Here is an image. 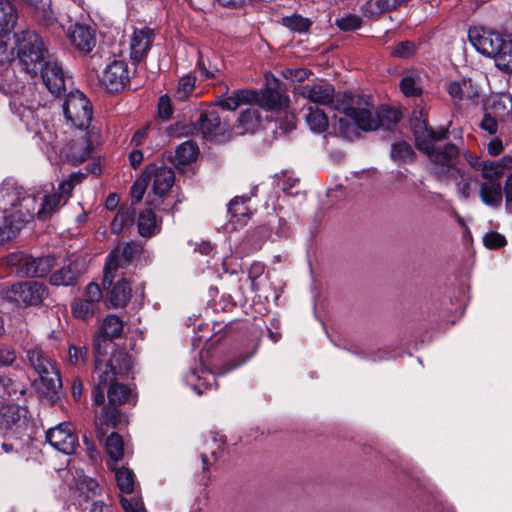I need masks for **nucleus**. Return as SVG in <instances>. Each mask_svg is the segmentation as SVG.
<instances>
[{
	"label": "nucleus",
	"instance_id": "30",
	"mask_svg": "<svg viewBox=\"0 0 512 512\" xmlns=\"http://www.w3.org/2000/svg\"><path fill=\"white\" fill-rule=\"evenodd\" d=\"M130 298V283L122 278L113 285L109 295V302L114 308L124 307L129 302Z\"/></svg>",
	"mask_w": 512,
	"mask_h": 512
},
{
	"label": "nucleus",
	"instance_id": "22",
	"mask_svg": "<svg viewBox=\"0 0 512 512\" xmlns=\"http://www.w3.org/2000/svg\"><path fill=\"white\" fill-rule=\"evenodd\" d=\"M198 126L203 137L208 140H215L225 132V125L222 124L219 113L214 109L200 114Z\"/></svg>",
	"mask_w": 512,
	"mask_h": 512
},
{
	"label": "nucleus",
	"instance_id": "33",
	"mask_svg": "<svg viewBox=\"0 0 512 512\" xmlns=\"http://www.w3.org/2000/svg\"><path fill=\"white\" fill-rule=\"evenodd\" d=\"M261 126V118L255 109H246L241 112L237 129L240 134L255 133Z\"/></svg>",
	"mask_w": 512,
	"mask_h": 512
},
{
	"label": "nucleus",
	"instance_id": "27",
	"mask_svg": "<svg viewBox=\"0 0 512 512\" xmlns=\"http://www.w3.org/2000/svg\"><path fill=\"white\" fill-rule=\"evenodd\" d=\"M137 226L139 234L144 238H150L161 230V225L152 209H145L139 214Z\"/></svg>",
	"mask_w": 512,
	"mask_h": 512
},
{
	"label": "nucleus",
	"instance_id": "19",
	"mask_svg": "<svg viewBox=\"0 0 512 512\" xmlns=\"http://www.w3.org/2000/svg\"><path fill=\"white\" fill-rule=\"evenodd\" d=\"M155 38L154 29L144 26L135 28L130 38V57L139 63L146 58Z\"/></svg>",
	"mask_w": 512,
	"mask_h": 512
},
{
	"label": "nucleus",
	"instance_id": "61",
	"mask_svg": "<svg viewBox=\"0 0 512 512\" xmlns=\"http://www.w3.org/2000/svg\"><path fill=\"white\" fill-rule=\"evenodd\" d=\"M34 137L38 138L39 143L46 147L53 146L56 140V135L51 131L48 125H44L43 129H38Z\"/></svg>",
	"mask_w": 512,
	"mask_h": 512
},
{
	"label": "nucleus",
	"instance_id": "55",
	"mask_svg": "<svg viewBox=\"0 0 512 512\" xmlns=\"http://www.w3.org/2000/svg\"><path fill=\"white\" fill-rule=\"evenodd\" d=\"M197 68L204 79L219 78L222 75V71L218 67L211 65L210 62L206 65L202 56L197 62Z\"/></svg>",
	"mask_w": 512,
	"mask_h": 512
},
{
	"label": "nucleus",
	"instance_id": "34",
	"mask_svg": "<svg viewBox=\"0 0 512 512\" xmlns=\"http://www.w3.org/2000/svg\"><path fill=\"white\" fill-rule=\"evenodd\" d=\"M493 58L497 68L512 73V39L504 38Z\"/></svg>",
	"mask_w": 512,
	"mask_h": 512
},
{
	"label": "nucleus",
	"instance_id": "13",
	"mask_svg": "<svg viewBox=\"0 0 512 512\" xmlns=\"http://www.w3.org/2000/svg\"><path fill=\"white\" fill-rule=\"evenodd\" d=\"M139 251L140 248L138 245L133 242H128L119 245L110 252L104 267V287L112 285L118 268H124L128 266Z\"/></svg>",
	"mask_w": 512,
	"mask_h": 512
},
{
	"label": "nucleus",
	"instance_id": "28",
	"mask_svg": "<svg viewBox=\"0 0 512 512\" xmlns=\"http://www.w3.org/2000/svg\"><path fill=\"white\" fill-rule=\"evenodd\" d=\"M107 397L109 401V405L111 406H121L123 404L129 403L135 405L136 400L132 395L131 389L122 384V383H114L107 390Z\"/></svg>",
	"mask_w": 512,
	"mask_h": 512
},
{
	"label": "nucleus",
	"instance_id": "37",
	"mask_svg": "<svg viewBox=\"0 0 512 512\" xmlns=\"http://www.w3.org/2000/svg\"><path fill=\"white\" fill-rule=\"evenodd\" d=\"M307 110L305 118L310 129L318 133L324 132L328 127V117L324 111L312 106H309Z\"/></svg>",
	"mask_w": 512,
	"mask_h": 512
},
{
	"label": "nucleus",
	"instance_id": "8",
	"mask_svg": "<svg viewBox=\"0 0 512 512\" xmlns=\"http://www.w3.org/2000/svg\"><path fill=\"white\" fill-rule=\"evenodd\" d=\"M3 201L8 207L4 210L9 217L19 222H29L36 216L38 210L37 199L24 190L13 189L3 195Z\"/></svg>",
	"mask_w": 512,
	"mask_h": 512
},
{
	"label": "nucleus",
	"instance_id": "32",
	"mask_svg": "<svg viewBox=\"0 0 512 512\" xmlns=\"http://www.w3.org/2000/svg\"><path fill=\"white\" fill-rule=\"evenodd\" d=\"M79 274L80 271L77 269L76 265L70 263L55 271L50 276V283L55 286L74 285L77 281Z\"/></svg>",
	"mask_w": 512,
	"mask_h": 512
},
{
	"label": "nucleus",
	"instance_id": "24",
	"mask_svg": "<svg viewBox=\"0 0 512 512\" xmlns=\"http://www.w3.org/2000/svg\"><path fill=\"white\" fill-rule=\"evenodd\" d=\"M479 196L485 205L492 208H499L503 200L501 182L492 180L483 181L480 185Z\"/></svg>",
	"mask_w": 512,
	"mask_h": 512
},
{
	"label": "nucleus",
	"instance_id": "46",
	"mask_svg": "<svg viewBox=\"0 0 512 512\" xmlns=\"http://www.w3.org/2000/svg\"><path fill=\"white\" fill-rule=\"evenodd\" d=\"M88 361V349L86 346L70 345L68 349L67 363L74 367L85 366Z\"/></svg>",
	"mask_w": 512,
	"mask_h": 512
},
{
	"label": "nucleus",
	"instance_id": "9",
	"mask_svg": "<svg viewBox=\"0 0 512 512\" xmlns=\"http://www.w3.org/2000/svg\"><path fill=\"white\" fill-rule=\"evenodd\" d=\"M47 287L37 281L14 283L1 291L3 299L25 306H36L42 303L47 296Z\"/></svg>",
	"mask_w": 512,
	"mask_h": 512
},
{
	"label": "nucleus",
	"instance_id": "38",
	"mask_svg": "<svg viewBox=\"0 0 512 512\" xmlns=\"http://www.w3.org/2000/svg\"><path fill=\"white\" fill-rule=\"evenodd\" d=\"M110 467L115 471L117 485L121 492L131 494L134 491L135 483L133 471L126 467L117 468L116 465H111Z\"/></svg>",
	"mask_w": 512,
	"mask_h": 512
},
{
	"label": "nucleus",
	"instance_id": "31",
	"mask_svg": "<svg viewBox=\"0 0 512 512\" xmlns=\"http://www.w3.org/2000/svg\"><path fill=\"white\" fill-rule=\"evenodd\" d=\"M18 14L9 1H0V35L12 31L17 23Z\"/></svg>",
	"mask_w": 512,
	"mask_h": 512
},
{
	"label": "nucleus",
	"instance_id": "7",
	"mask_svg": "<svg viewBox=\"0 0 512 512\" xmlns=\"http://www.w3.org/2000/svg\"><path fill=\"white\" fill-rule=\"evenodd\" d=\"M85 175L80 172L71 173L67 179L58 185V190L50 194H46L42 198V203L37 210L36 216L39 220H48L61 207H63L72 195L75 185L81 183Z\"/></svg>",
	"mask_w": 512,
	"mask_h": 512
},
{
	"label": "nucleus",
	"instance_id": "14",
	"mask_svg": "<svg viewBox=\"0 0 512 512\" xmlns=\"http://www.w3.org/2000/svg\"><path fill=\"white\" fill-rule=\"evenodd\" d=\"M99 80L109 93L122 91L130 82L128 63L124 59L115 58L106 65Z\"/></svg>",
	"mask_w": 512,
	"mask_h": 512
},
{
	"label": "nucleus",
	"instance_id": "62",
	"mask_svg": "<svg viewBox=\"0 0 512 512\" xmlns=\"http://www.w3.org/2000/svg\"><path fill=\"white\" fill-rule=\"evenodd\" d=\"M158 114L162 120H169L173 114V107L170 98L162 95L158 101Z\"/></svg>",
	"mask_w": 512,
	"mask_h": 512
},
{
	"label": "nucleus",
	"instance_id": "59",
	"mask_svg": "<svg viewBox=\"0 0 512 512\" xmlns=\"http://www.w3.org/2000/svg\"><path fill=\"white\" fill-rule=\"evenodd\" d=\"M255 352H256V347H253V349L250 352H248L246 354H241L237 359H234L228 363H225L223 365L220 373L226 374V373L240 367L245 362H247L254 355Z\"/></svg>",
	"mask_w": 512,
	"mask_h": 512
},
{
	"label": "nucleus",
	"instance_id": "1",
	"mask_svg": "<svg viewBox=\"0 0 512 512\" xmlns=\"http://www.w3.org/2000/svg\"><path fill=\"white\" fill-rule=\"evenodd\" d=\"M447 135L446 129L436 131L429 127L427 120L418 121L414 126L416 147L427 155L433 165V173L439 178L452 177L455 169H459V148L453 143L436 144L446 139Z\"/></svg>",
	"mask_w": 512,
	"mask_h": 512
},
{
	"label": "nucleus",
	"instance_id": "50",
	"mask_svg": "<svg viewBox=\"0 0 512 512\" xmlns=\"http://www.w3.org/2000/svg\"><path fill=\"white\" fill-rule=\"evenodd\" d=\"M460 177V181L456 184L458 193L465 199L470 196V183L473 181V177L466 174L460 168L455 169L454 176L451 179H457Z\"/></svg>",
	"mask_w": 512,
	"mask_h": 512
},
{
	"label": "nucleus",
	"instance_id": "26",
	"mask_svg": "<svg viewBox=\"0 0 512 512\" xmlns=\"http://www.w3.org/2000/svg\"><path fill=\"white\" fill-rule=\"evenodd\" d=\"M27 410L19 405H6L2 408V424L6 429H19L26 425Z\"/></svg>",
	"mask_w": 512,
	"mask_h": 512
},
{
	"label": "nucleus",
	"instance_id": "6",
	"mask_svg": "<svg viewBox=\"0 0 512 512\" xmlns=\"http://www.w3.org/2000/svg\"><path fill=\"white\" fill-rule=\"evenodd\" d=\"M26 357L30 366L39 376L45 393H57L62 383L55 363L39 347L27 349Z\"/></svg>",
	"mask_w": 512,
	"mask_h": 512
},
{
	"label": "nucleus",
	"instance_id": "17",
	"mask_svg": "<svg viewBox=\"0 0 512 512\" xmlns=\"http://www.w3.org/2000/svg\"><path fill=\"white\" fill-rule=\"evenodd\" d=\"M43 80L44 85L49 92L54 96H61L66 92V77L61 64L53 55L46 60L45 65L42 66L39 74Z\"/></svg>",
	"mask_w": 512,
	"mask_h": 512
},
{
	"label": "nucleus",
	"instance_id": "35",
	"mask_svg": "<svg viewBox=\"0 0 512 512\" xmlns=\"http://www.w3.org/2000/svg\"><path fill=\"white\" fill-rule=\"evenodd\" d=\"M105 449L112 462L111 465H116L124 455V443L122 437L112 432L105 441Z\"/></svg>",
	"mask_w": 512,
	"mask_h": 512
},
{
	"label": "nucleus",
	"instance_id": "29",
	"mask_svg": "<svg viewBox=\"0 0 512 512\" xmlns=\"http://www.w3.org/2000/svg\"><path fill=\"white\" fill-rule=\"evenodd\" d=\"M199 154V148L197 144L191 140L185 141L180 144L172 158V162L177 167L185 166L195 161Z\"/></svg>",
	"mask_w": 512,
	"mask_h": 512
},
{
	"label": "nucleus",
	"instance_id": "20",
	"mask_svg": "<svg viewBox=\"0 0 512 512\" xmlns=\"http://www.w3.org/2000/svg\"><path fill=\"white\" fill-rule=\"evenodd\" d=\"M91 151L92 143L86 135H83L66 144L61 150V155L71 164L79 165L90 157Z\"/></svg>",
	"mask_w": 512,
	"mask_h": 512
},
{
	"label": "nucleus",
	"instance_id": "3",
	"mask_svg": "<svg viewBox=\"0 0 512 512\" xmlns=\"http://www.w3.org/2000/svg\"><path fill=\"white\" fill-rule=\"evenodd\" d=\"M17 55L25 71L36 77L53 55L49 53L42 37L33 30H24L15 34Z\"/></svg>",
	"mask_w": 512,
	"mask_h": 512
},
{
	"label": "nucleus",
	"instance_id": "41",
	"mask_svg": "<svg viewBox=\"0 0 512 512\" xmlns=\"http://www.w3.org/2000/svg\"><path fill=\"white\" fill-rule=\"evenodd\" d=\"M97 310L98 306L95 303L85 299H76L71 304V311L73 316L81 320H88L92 318Z\"/></svg>",
	"mask_w": 512,
	"mask_h": 512
},
{
	"label": "nucleus",
	"instance_id": "57",
	"mask_svg": "<svg viewBox=\"0 0 512 512\" xmlns=\"http://www.w3.org/2000/svg\"><path fill=\"white\" fill-rule=\"evenodd\" d=\"M416 46L411 41H403L398 43L392 51V55L399 58H408L414 54Z\"/></svg>",
	"mask_w": 512,
	"mask_h": 512
},
{
	"label": "nucleus",
	"instance_id": "39",
	"mask_svg": "<svg viewBox=\"0 0 512 512\" xmlns=\"http://www.w3.org/2000/svg\"><path fill=\"white\" fill-rule=\"evenodd\" d=\"M134 214V210L130 208H121L111 221V231L119 234L124 228L131 227L134 223Z\"/></svg>",
	"mask_w": 512,
	"mask_h": 512
},
{
	"label": "nucleus",
	"instance_id": "44",
	"mask_svg": "<svg viewBox=\"0 0 512 512\" xmlns=\"http://www.w3.org/2000/svg\"><path fill=\"white\" fill-rule=\"evenodd\" d=\"M391 157L400 162H413L416 153L409 143L400 141L392 145Z\"/></svg>",
	"mask_w": 512,
	"mask_h": 512
},
{
	"label": "nucleus",
	"instance_id": "48",
	"mask_svg": "<svg viewBox=\"0 0 512 512\" xmlns=\"http://www.w3.org/2000/svg\"><path fill=\"white\" fill-rule=\"evenodd\" d=\"M250 200L249 197L236 196L228 204V212L232 218L246 217L249 214V208L247 202Z\"/></svg>",
	"mask_w": 512,
	"mask_h": 512
},
{
	"label": "nucleus",
	"instance_id": "18",
	"mask_svg": "<svg viewBox=\"0 0 512 512\" xmlns=\"http://www.w3.org/2000/svg\"><path fill=\"white\" fill-rule=\"evenodd\" d=\"M468 37L479 53L489 57H494L504 39L497 33L478 28L469 29Z\"/></svg>",
	"mask_w": 512,
	"mask_h": 512
},
{
	"label": "nucleus",
	"instance_id": "40",
	"mask_svg": "<svg viewBox=\"0 0 512 512\" xmlns=\"http://www.w3.org/2000/svg\"><path fill=\"white\" fill-rule=\"evenodd\" d=\"M282 95L276 87L267 86L259 92L258 105L268 109H276L281 106Z\"/></svg>",
	"mask_w": 512,
	"mask_h": 512
},
{
	"label": "nucleus",
	"instance_id": "12",
	"mask_svg": "<svg viewBox=\"0 0 512 512\" xmlns=\"http://www.w3.org/2000/svg\"><path fill=\"white\" fill-rule=\"evenodd\" d=\"M63 113L68 122L78 129H87L93 109L89 99L80 91L70 92L63 103Z\"/></svg>",
	"mask_w": 512,
	"mask_h": 512
},
{
	"label": "nucleus",
	"instance_id": "25",
	"mask_svg": "<svg viewBox=\"0 0 512 512\" xmlns=\"http://www.w3.org/2000/svg\"><path fill=\"white\" fill-rule=\"evenodd\" d=\"M448 93L456 101L466 104L474 102L479 97L477 88L473 86L471 80L466 79L450 83Z\"/></svg>",
	"mask_w": 512,
	"mask_h": 512
},
{
	"label": "nucleus",
	"instance_id": "36",
	"mask_svg": "<svg viewBox=\"0 0 512 512\" xmlns=\"http://www.w3.org/2000/svg\"><path fill=\"white\" fill-rule=\"evenodd\" d=\"M408 0H368L364 5L367 15H381L389 10L395 9Z\"/></svg>",
	"mask_w": 512,
	"mask_h": 512
},
{
	"label": "nucleus",
	"instance_id": "10",
	"mask_svg": "<svg viewBox=\"0 0 512 512\" xmlns=\"http://www.w3.org/2000/svg\"><path fill=\"white\" fill-rule=\"evenodd\" d=\"M144 171L149 182L153 181L152 194L148 195L147 203L158 209L175 182V173L172 168L157 164L148 165Z\"/></svg>",
	"mask_w": 512,
	"mask_h": 512
},
{
	"label": "nucleus",
	"instance_id": "42",
	"mask_svg": "<svg viewBox=\"0 0 512 512\" xmlns=\"http://www.w3.org/2000/svg\"><path fill=\"white\" fill-rule=\"evenodd\" d=\"M399 87H400L401 92L406 97H419L423 93L421 79L419 76H415V75L404 76L399 83Z\"/></svg>",
	"mask_w": 512,
	"mask_h": 512
},
{
	"label": "nucleus",
	"instance_id": "4",
	"mask_svg": "<svg viewBox=\"0 0 512 512\" xmlns=\"http://www.w3.org/2000/svg\"><path fill=\"white\" fill-rule=\"evenodd\" d=\"M133 364V359L127 352L115 351L109 359H104L99 349L95 348L94 374L100 387L109 388L118 380L127 378Z\"/></svg>",
	"mask_w": 512,
	"mask_h": 512
},
{
	"label": "nucleus",
	"instance_id": "5",
	"mask_svg": "<svg viewBox=\"0 0 512 512\" xmlns=\"http://www.w3.org/2000/svg\"><path fill=\"white\" fill-rule=\"evenodd\" d=\"M5 265L19 277H44L56 265V258L52 255L35 258L24 252H14L6 256Z\"/></svg>",
	"mask_w": 512,
	"mask_h": 512
},
{
	"label": "nucleus",
	"instance_id": "53",
	"mask_svg": "<svg viewBox=\"0 0 512 512\" xmlns=\"http://www.w3.org/2000/svg\"><path fill=\"white\" fill-rule=\"evenodd\" d=\"M118 406L109 405L104 409L103 414L100 417V425H111L116 427L121 421L120 411L117 409Z\"/></svg>",
	"mask_w": 512,
	"mask_h": 512
},
{
	"label": "nucleus",
	"instance_id": "15",
	"mask_svg": "<svg viewBox=\"0 0 512 512\" xmlns=\"http://www.w3.org/2000/svg\"><path fill=\"white\" fill-rule=\"evenodd\" d=\"M300 94L312 103L327 106L336 111L339 98L348 96V93H335V88L328 82L307 84L301 87Z\"/></svg>",
	"mask_w": 512,
	"mask_h": 512
},
{
	"label": "nucleus",
	"instance_id": "56",
	"mask_svg": "<svg viewBox=\"0 0 512 512\" xmlns=\"http://www.w3.org/2000/svg\"><path fill=\"white\" fill-rule=\"evenodd\" d=\"M120 503L125 512H147L141 498L122 496Z\"/></svg>",
	"mask_w": 512,
	"mask_h": 512
},
{
	"label": "nucleus",
	"instance_id": "11",
	"mask_svg": "<svg viewBox=\"0 0 512 512\" xmlns=\"http://www.w3.org/2000/svg\"><path fill=\"white\" fill-rule=\"evenodd\" d=\"M24 88L23 82L18 80L13 69L7 67L0 73V91L11 96L10 106L19 118L29 125L35 118V110L32 106H24L17 97Z\"/></svg>",
	"mask_w": 512,
	"mask_h": 512
},
{
	"label": "nucleus",
	"instance_id": "43",
	"mask_svg": "<svg viewBox=\"0 0 512 512\" xmlns=\"http://www.w3.org/2000/svg\"><path fill=\"white\" fill-rule=\"evenodd\" d=\"M281 23L283 26L297 33L308 32L312 25V21L309 18L302 17L299 14L283 17Z\"/></svg>",
	"mask_w": 512,
	"mask_h": 512
},
{
	"label": "nucleus",
	"instance_id": "60",
	"mask_svg": "<svg viewBox=\"0 0 512 512\" xmlns=\"http://www.w3.org/2000/svg\"><path fill=\"white\" fill-rule=\"evenodd\" d=\"M16 361V352L13 347L0 346V367H11Z\"/></svg>",
	"mask_w": 512,
	"mask_h": 512
},
{
	"label": "nucleus",
	"instance_id": "64",
	"mask_svg": "<svg viewBox=\"0 0 512 512\" xmlns=\"http://www.w3.org/2000/svg\"><path fill=\"white\" fill-rule=\"evenodd\" d=\"M237 95L239 104L256 103L258 104L259 92L256 90L240 89L234 90Z\"/></svg>",
	"mask_w": 512,
	"mask_h": 512
},
{
	"label": "nucleus",
	"instance_id": "54",
	"mask_svg": "<svg viewBox=\"0 0 512 512\" xmlns=\"http://www.w3.org/2000/svg\"><path fill=\"white\" fill-rule=\"evenodd\" d=\"M79 490L86 498H91L96 496L101 488L98 482L93 478H83L78 483Z\"/></svg>",
	"mask_w": 512,
	"mask_h": 512
},
{
	"label": "nucleus",
	"instance_id": "23",
	"mask_svg": "<svg viewBox=\"0 0 512 512\" xmlns=\"http://www.w3.org/2000/svg\"><path fill=\"white\" fill-rule=\"evenodd\" d=\"M186 381L198 395L217 388L216 376L210 371L192 370L186 375Z\"/></svg>",
	"mask_w": 512,
	"mask_h": 512
},
{
	"label": "nucleus",
	"instance_id": "51",
	"mask_svg": "<svg viewBox=\"0 0 512 512\" xmlns=\"http://www.w3.org/2000/svg\"><path fill=\"white\" fill-rule=\"evenodd\" d=\"M336 25L342 31H354L361 27L362 19L357 15L347 14L336 19Z\"/></svg>",
	"mask_w": 512,
	"mask_h": 512
},
{
	"label": "nucleus",
	"instance_id": "52",
	"mask_svg": "<svg viewBox=\"0 0 512 512\" xmlns=\"http://www.w3.org/2000/svg\"><path fill=\"white\" fill-rule=\"evenodd\" d=\"M483 244L488 249H500L507 245V240L504 235L490 231L484 235Z\"/></svg>",
	"mask_w": 512,
	"mask_h": 512
},
{
	"label": "nucleus",
	"instance_id": "2",
	"mask_svg": "<svg viewBox=\"0 0 512 512\" xmlns=\"http://www.w3.org/2000/svg\"><path fill=\"white\" fill-rule=\"evenodd\" d=\"M339 98L336 111L343 113L354 121L358 128L363 131H373L380 126H385L384 120L388 118L392 125L399 121V114L394 110H386L385 114L379 115L373 112V105L366 96H343Z\"/></svg>",
	"mask_w": 512,
	"mask_h": 512
},
{
	"label": "nucleus",
	"instance_id": "58",
	"mask_svg": "<svg viewBox=\"0 0 512 512\" xmlns=\"http://www.w3.org/2000/svg\"><path fill=\"white\" fill-rule=\"evenodd\" d=\"M195 87V77L191 75L183 76L179 80L177 94L179 98H185L190 95Z\"/></svg>",
	"mask_w": 512,
	"mask_h": 512
},
{
	"label": "nucleus",
	"instance_id": "63",
	"mask_svg": "<svg viewBox=\"0 0 512 512\" xmlns=\"http://www.w3.org/2000/svg\"><path fill=\"white\" fill-rule=\"evenodd\" d=\"M102 291L100 286L95 282H90L85 289V300L95 303L97 306L102 300Z\"/></svg>",
	"mask_w": 512,
	"mask_h": 512
},
{
	"label": "nucleus",
	"instance_id": "47",
	"mask_svg": "<svg viewBox=\"0 0 512 512\" xmlns=\"http://www.w3.org/2000/svg\"><path fill=\"white\" fill-rule=\"evenodd\" d=\"M479 170L484 181L501 182V178L504 175L501 171V166L496 161H484Z\"/></svg>",
	"mask_w": 512,
	"mask_h": 512
},
{
	"label": "nucleus",
	"instance_id": "45",
	"mask_svg": "<svg viewBox=\"0 0 512 512\" xmlns=\"http://www.w3.org/2000/svg\"><path fill=\"white\" fill-rule=\"evenodd\" d=\"M122 330L123 322L121 318L116 315H108L101 326L102 334L108 339L119 337Z\"/></svg>",
	"mask_w": 512,
	"mask_h": 512
},
{
	"label": "nucleus",
	"instance_id": "21",
	"mask_svg": "<svg viewBox=\"0 0 512 512\" xmlns=\"http://www.w3.org/2000/svg\"><path fill=\"white\" fill-rule=\"evenodd\" d=\"M67 36L75 48L85 53L90 52L96 44L95 32L89 25L77 23L68 29Z\"/></svg>",
	"mask_w": 512,
	"mask_h": 512
},
{
	"label": "nucleus",
	"instance_id": "16",
	"mask_svg": "<svg viewBox=\"0 0 512 512\" xmlns=\"http://www.w3.org/2000/svg\"><path fill=\"white\" fill-rule=\"evenodd\" d=\"M46 440L59 452L70 455L75 452L78 438L69 422H62L46 432Z\"/></svg>",
	"mask_w": 512,
	"mask_h": 512
},
{
	"label": "nucleus",
	"instance_id": "49",
	"mask_svg": "<svg viewBox=\"0 0 512 512\" xmlns=\"http://www.w3.org/2000/svg\"><path fill=\"white\" fill-rule=\"evenodd\" d=\"M148 184V176L145 174V171H143L142 175L134 182L131 187L130 194L132 198V204L138 203L142 200Z\"/></svg>",
	"mask_w": 512,
	"mask_h": 512
}]
</instances>
